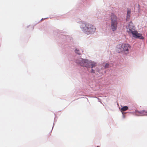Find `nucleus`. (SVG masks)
<instances>
[{
	"label": "nucleus",
	"instance_id": "obj_7",
	"mask_svg": "<svg viewBox=\"0 0 147 147\" xmlns=\"http://www.w3.org/2000/svg\"><path fill=\"white\" fill-rule=\"evenodd\" d=\"M128 109V107L127 106H125L121 108V112L127 110Z\"/></svg>",
	"mask_w": 147,
	"mask_h": 147
},
{
	"label": "nucleus",
	"instance_id": "obj_5",
	"mask_svg": "<svg viewBox=\"0 0 147 147\" xmlns=\"http://www.w3.org/2000/svg\"><path fill=\"white\" fill-rule=\"evenodd\" d=\"M76 62L79 63L81 66L86 67H89L90 63V62L87 60L80 59L76 61Z\"/></svg>",
	"mask_w": 147,
	"mask_h": 147
},
{
	"label": "nucleus",
	"instance_id": "obj_10",
	"mask_svg": "<svg viewBox=\"0 0 147 147\" xmlns=\"http://www.w3.org/2000/svg\"><path fill=\"white\" fill-rule=\"evenodd\" d=\"M75 52H76V53H77L78 54L80 55L81 53L80 51L79 50L77 49L75 50Z\"/></svg>",
	"mask_w": 147,
	"mask_h": 147
},
{
	"label": "nucleus",
	"instance_id": "obj_3",
	"mask_svg": "<svg viewBox=\"0 0 147 147\" xmlns=\"http://www.w3.org/2000/svg\"><path fill=\"white\" fill-rule=\"evenodd\" d=\"M130 47V46L129 44H122L117 45V50L119 53L124 52L127 53L128 52L129 49Z\"/></svg>",
	"mask_w": 147,
	"mask_h": 147
},
{
	"label": "nucleus",
	"instance_id": "obj_2",
	"mask_svg": "<svg viewBox=\"0 0 147 147\" xmlns=\"http://www.w3.org/2000/svg\"><path fill=\"white\" fill-rule=\"evenodd\" d=\"M84 25L85 26L84 27H81V28H83V30L87 34H92L95 31L96 28L93 25L88 23L83 24L82 26Z\"/></svg>",
	"mask_w": 147,
	"mask_h": 147
},
{
	"label": "nucleus",
	"instance_id": "obj_1",
	"mask_svg": "<svg viewBox=\"0 0 147 147\" xmlns=\"http://www.w3.org/2000/svg\"><path fill=\"white\" fill-rule=\"evenodd\" d=\"M126 28L127 32L129 34L131 33L134 37L142 40L144 39V37L142 36V34L138 33L135 30V27L131 22L129 23L127 26Z\"/></svg>",
	"mask_w": 147,
	"mask_h": 147
},
{
	"label": "nucleus",
	"instance_id": "obj_9",
	"mask_svg": "<svg viewBox=\"0 0 147 147\" xmlns=\"http://www.w3.org/2000/svg\"><path fill=\"white\" fill-rule=\"evenodd\" d=\"M131 13V10L130 9H128L127 12V18H129L130 14Z\"/></svg>",
	"mask_w": 147,
	"mask_h": 147
},
{
	"label": "nucleus",
	"instance_id": "obj_12",
	"mask_svg": "<svg viewBox=\"0 0 147 147\" xmlns=\"http://www.w3.org/2000/svg\"><path fill=\"white\" fill-rule=\"evenodd\" d=\"M91 72L92 73H94V70L93 69H92V71H91Z\"/></svg>",
	"mask_w": 147,
	"mask_h": 147
},
{
	"label": "nucleus",
	"instance_id": "obj_8",
	"mask_svg": "<svg viewBox=\"0 0 147 147\" xmlns=\"http://www.w3.org/2000/svg\"><path fill=\"white\" fill-rule=\"evenodd\" d=\"M90 64H91V67L92 68L95 67L96 65V63H95L93 62H91Z\"/></svg>",
	"mask_w": 147,
	"mask_h": 147
},
{
	"label": "nucleus",
	"instance_id": "obj_6",
	"mask_svg": "<svg viewBox=\"0 0 147 147\" xmlns=\"http://www.w3.org/2000/svg\"><path fill=\"white\" fill-rule=\"evenodd\" d=\"M136 113L139 116H143L147 115V111H136Z\"/></svg>",
	"mask_w": 147,
	"mask_h": 147
},
{
	"label": "nucleus",
	"instance_id": "obj_4",
	"mask_svg": "<svg viewBox=\"0 0 147 147\" xmlns=\"http://www.w3.org/2000/svg\"><path fill=\"white\" fill-rule=\"evenodd\" d=\"M111 28L113 31H114L117 29L118 23L117 17L113 13L111 15Z\"/></svg>",
	"mask_w": 147,
	"mask_h": 147
},
{
	"label": "nucleus",
	"instance_id": "obj_11",
	"mask_svg": "<svg viewBox=\"0 0 147 147\" xmlns=\"http://www.w3.org/2000/svg\"><path fill=\"white\" fill-rule=\"evenodd\" d=\"M109 64L108 63H107L106 64L105 66V68H107L109 67Z\"/></svg>",
	"mask_w": 147,
	"mask_h": 147
}]
</instances>
